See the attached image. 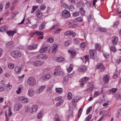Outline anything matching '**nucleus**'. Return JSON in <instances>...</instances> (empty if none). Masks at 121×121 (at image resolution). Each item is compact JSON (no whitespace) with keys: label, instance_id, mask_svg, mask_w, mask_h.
I'll list each match as a JSON object with an SVG mask.
<instances>
[{"label":"nucleus","instance_id":"nucleus-45","mask_svg":"<svg viewBox=\"0 0 121 121\" xmlns=\"http://www.w3.org/2000/svg\"><path fill=\"white\" fill-rule=\"evenodd\" d=\"M55 121H60L59 117L57 114L55 115Z\"/></svg>","mask_w":121,"mask_h":121},{"label":"nucleus","instance_id":"nucleus-52","mask_svg":"<svg viewBox=\"0 0 121 121\" xmlns=\"http://www.w3.org/2000/svg\"><path fill=\"white\" fill-rule=\"evenodd\" d=\"M92 108V106H90L87 108L86 112V113L87 114H88L90 112Z\"/></svg>","mask_w":121,"mask_h":121},{"label":"nucleus","instance_id":"nucleus-31","mask_svg":"<svg viewBox=\"0 0 121 121\" xmlns=\"http://www.w3.org/2000/svg\"><path fill=\"white\" fill-rule=\"evenodd\" d=\"M76 20L77 22H82L83 21V18L81 17H79L77 18H75L74 20Z\"/></svg>","mask_w":121,"mask_h":121},{"label":"nucleus","instance_id":"nucleus-56","mask_svg":"<svg viewBox=\"0 0 121 121\" xmlns=\"http://www.w3.org/2000/svg\"><path fill=\"white\" fill-rule=\"evenodd\" d=\"M63 100L61 99L59 101H58L57 102L56 104V105L57 106H59L63 102Z\"/></svg>","mask_w":121,"mask_h":121},{"label":"nucleus","instance_id":"nucleus-8","mask_svg":"<svg viewBox=\"0 0 121 121\" xmlns=\"http://www.w3.org/2000/svg\"><path fill=\"white\" fill-rule=\"evenodd\" d=\"M17 32V31L16 30H13V31L8 30L6 31L7 34L9 36H13L14 34L16 33Z\"/></svg>","mask_w":121,"mask_h":121},{"label":"nucleus","instance_id":"nucleus-44","mask_svg":"<svg viewBox=\"0 0 121 121\" xmlns=\"http://www.w3.org/2000/svg\"><path fill=\"white\" fill-rule=\"evenodd\" d=\"M39 32L38 31H36L33 32L31 33L30 35L31 36H33L34 35H36L37 34H39Z\"/></svg>","mask_w":121,"mask_h":121},{"label":"nucleus","instance_id":"nucleus-64","mask_svg":"<svg viewBox=\"0 0 121 121\" xmlns=\"http://www.w3.org/2000/svg\"><path fill=\"white\" fill-rule=\"evenodd\" d=\"M10 6V3L8 2L7 3L6 5L5 8L6 9H7Z\"/></svg>","mask_w":121,"mask_h":121},{"label":"nucleus","instance_id":"nucleus-25","mask_svg":"<svg viewBox=\"0 0 121 121\" xmlns=\"http://www.w3.org/2000/svg\"><path fill=\"white\" fill-rule=\"evenodd\" d=\"M56 60V61L58 62H62L65 60V59L62 57H57Z\"/></svg>","mask_w":121,"mask_h":121},{"label":"nucleus","instance_id":"nucleus-23","mask_svg":"<svg viewBox=\"0 0 121 121\" xmlns=\"http://www.w3.org/2000/svg\"><path fill=\"white\" fill-rule=\"evenodd\" d=\"M48 47H41L40 50V52L41 53H43L46 51L47 50Z\"/></svg>","mask_w":121,"mask_h":121},{"label":"nucleus","instance_id":"nucleus-27","mask_svg":"<svg viewBox=\"0 0 121 121\" xmlns=\"http://www.w3.org/2000/svg\"><path fill=\"white\" fill-rule=\"evenodd\" d=\"M60 73V71L58 68H56L55 69V70L54 74L55 75H58Z\"/></svg>","mask_w":121,"mask_h":121},{"label":"nucleus","instance_id":"nucleus-3","mask_svg":"<svg viewBox=\"0 0 121 121\" xmlns=\"http://www.w3.org/2000/svg\"><path fill=\"white\" fill-rule=\"evenodd\" d=\"M62 16L66 18L69 17L70 16L69 12L66 10H64L62 13Z\"/></svg>","mask_w":121,"mask_h":121},{"label":"nucleus","instance_id":"nucleus-47","mask_svg":"<svg viewBox=\"0 0 121 121\" xmlns=\"http://www.w3.org/2000/svg\"><path fill=\"white\" fill-rule=\"evenodd\" d=\"M117 90V89L115 88H112L110 90V92L112 93H114L116 92Z\"/></svg>","mask_w":121,"mask_h":121},{"label":"nucleus","instance_id":"nucleus-22","mask_svg":"<svg viewBox=\"0 0 121 121\" xmlns=\"http://www.w3.org/2000/svg\"><path fill=\"white\" fill-rule=\"evenodd\" d=\"M95 51L93 50H91L89 51L90 57V58L94 59V58Z\"/></svg>","mask_w":121,"mask_h":121},{"label":"nucleus","instance_id":"nucleus-17","mask_svg":"<svg viewBox=\"0 0 121 121\" xmlns=\"http://www.w3.org/2000/svg\"><path fill=\"white\" fill-rule=\"evenodd\" d=\"M103 80L104 82L105 83H107L109 80V78L107 74L104 76Z\"/></svg>","mask_w":121,"mask_h":121},{"label":"nucleus","instance_id":"nucleus-6","mask_svg":"<svg viewBox=\"0 0 121 121\" xmlns=\"http://www.w3.org/2000/svg\"><path fill=\"white\" fill-rule=\"evenodd\" d=\"M65 36L69 35L70 36L72 35V37H74L75 36L76 34L75 33L70 31H66L65 33Z\"/></svg>","mask_w":121,"mask_h":121},{"label":"nucleus","instance_id":"nucleus-46","mask_svg":"<svg viewBox=\"0 0 121 121\" xmlns=\"http://www.w3.org/2000/svg\"><path fill=\"white\" fill-rule=\"evenodd\" d=\"M38 7L37 6H35L33 7L31 11V13H33L35 10L37 9Z\"/></svg>","mask_w":121,"mask_h":121},{"label":"nucleus","instance_id":"nucleus-2","mask_svg":"<svg viewBox=\"0 0 121 121\" xmlns=\"http://www.w3.org/2000/svg\"><path fill=\"white\" fill-rule=\"evenodd\" d=\"M11 56L14 58L17 59L20 57L22 55L21 52L17 50L12 51L11 53Z\"/></svg>","mask_w":121,"mask_h":121},{"label":"nucleus","instance_id":"nucleus-39","mask_svg":"<svg viewBox=\"0 0 121 121\" xmlns=\"http://www.w3.org/2000/svg\"><path fill=\"white\" fill-rule=\"evenodd\" d=\"M110 49L114 52H115L116 50L115 46L114 45L112 46L111 47Z\"/></svg>","mask_w":121,"mask_h":121},{"label":"nucleus","instance_id":"nucleus-42","mask_svg":"<svg viewBox=\"0 0 121 121\" xmlns=\"http://www.w3.org/2000/svg\"><path fill=\"white\" fill-rule=\"evenodd\" d=\"M59 26L57 25H56L52 26V27L50 28V30H52L53 29H57L58 27Z\"/></svg>","mask_w":121,"mask_h":121},{"label":"nucleus","instance_id":"nucleus-35","mask_svg":"<svg viewBox=\"0 0 121 121\" xmlns=\"http://www.w3.org/2000/svg\"><path fill=\"white\" fill-rule=\"evenodd\" d=\"M14 65L13 64L9 63L8 65V67L10 69H13L14 67Z\"/></svg>","mask_w":121,"mask_h":121},{"label":"nucleus","instance_id":"nucleus-54","mask_svg":"<svg viewBox=\"0 0 121 121\" xmlns=\"http://www.w3.org/2000/svg\"><path fill=\"white\" fill-rule=\"evenodd\" d=\"M79 100V99H76L75 98H74L72 100V101L73 103H74L75 102H77Z\"/></svg>","mask_w":121,"mask_h":121},{"label":"nucleus","instance_id":"nucleus-38","mask_svg":"<svg viewBox=\"0 0 121 121\" xmlns=\"http://www.w3.org/2000/svg\"><path fill=\"white\" fill-rule=\"evenodd\" d=\"M69 78L68 77L65 76L63 77V82H67Z\"/></svg>","mask_w":121,"mask_h":121},{"label":"nucleus","instance_id":"nucleus-55","mask_svg":"<svg viewBox=\"0 0 121 121\" xmlns=\"http://www.w3.org/2000/svg\"><path fill=\"white\" fill-rule=\"evenodd\" d=\"M79 13L78 12H76L73 13V15L74 17H77L79 15Z\"/></svg>","mask_w":121,"mask_h":121},{"label":"nucleus","instance_id":"nucleus-10","mask_svg":"<svg viewBox=\"0 0 121 121\" xmlns=\"http://www.w3.org/2000/svg\"><path fill=\"white\" fill-rule=\"evenodd\" d=\"M57 46L55 44L53 45L52 48V51L53 53L54 54H55L57 51Z\"/></svg>","mask_w":121,"mask_h":121},{"label":"nucleus","instance_id":"nucleus-33","mask_svg":"<svg viewBox=\"0 0 121 121\" xmlns=\"http://www.w3.org/2000/svg\"><path fill=\"white\" fill-rule=\"evenodd\" d=\"M77 5L78 7H83L84 6V3L82 1H80L77 3Z\"/></svg>","mask_w":121,"mask_h":121},{"label":"nucleus","instance_id":"nucleus-30","mask_svg":"<svg viewBox=\"0 0 121 121\" xmlns=\"http://www.w3.org/2000/svg\"><path fill=\"white\" fill-rule=\"evenodd\" d=\"M68 52H69L70 53V55L71 56L73 57H74L75 56L76 53V52L74 51H68Z\"/></svg>","mask_w":121,"mask_h":121},{"label":"nucleus","instance_id":"nucleus-40","mask_svg":"<svg viewBox=\"0 0 121 121\" xmlns=\"http://www.w3.org/2000/svg\"><path fill=\"white\" fill-rule=\"evenodd\" d=\"M82 108H80L79 109V111H78V118H79L80 116H81V115L82 113Z\"/></svg>","mask_w":121,"mask_h":121},{"label":"nucleus","instance_id":"nucleus-28","mask_svg":"<svg viewBox=\"0 0 121 121\" xmlns=\"http://www.w3.org/2000/svg\"><path fill=\"white\" fill-rule=\"evenodd\" d=\"M80 13L81 15L82 16H84L85 13L84 9L82 8H80Z\"/></svg>","mask_w":121,"mask_h":121},{"label":"nucleus","instance_id":"nucleus-58","mask_svg":"<svg viewBox=\"0 0 121 121\" xmlns=\"http://www.w3.org/2000/svg\"><path fill=\"white\" fill-rule=\"evenodd\" d=\"M46 6L45 5H42L40 7V9L41 10H43L45 8Z\"/></svg>","mask_w":121,"mask_h":121},{"label":"nucleus","instance_id":"nucleus-5","mask_svg":"<svg viewBox=\"0 0 121 121\" xmlns=\"http://www.w3.org/2000/svg\"><path fill=\"white\" fill-rule=\"evenodd\" d=\"M22 107V104H21L17 103L15 105L14 109L16 111H18L21 109Z\"/></svg>","mask_w":121,"mask_h":121},{"label":"nucleus","instance_id":"nucleus-37","mask_svg":"<svg viewBox=\"0 0 121 121\" xmlns=\"http://www.w3.org/2000/svg\"><path fill=\"white\" fill-rule=\"evenodd\" d=\"M94 87V86L93 85H92V86L91 87L87 89V91L88 92H90L92 91L93 90Z\"/></svg>","mask_w":121,"mask_h":121},{"label":"nucleus","instance_id":"nucleus-13","mask_svg":"<svg viewBox=\"0 0 121 121\" xmlns=\"http://www.w3.org/2000/svg\"><path fill=\"white\" fill-rule=\"evenodd\" d=\"M86 67L85 66H81L78 69V71L80 72L86 71Z\"/></svg>","mask_w":121,"mask_h":121},{"label":"nucleus","instance_id":"nucleus-63","mask_svg":"<svg viewBox=\"0 0 121 121\" xmlns=\"http://www.w3.org/2000/svg\"><path fill=\"white\" fill-rule=\"evenodd\" d=\"M47 91L49 93H51L52 91V88L51 87H48L47 89Z\"/></svg>","mask_w":121,"mask_h":121},{"label":"nucleus","instance_id":"nucleus-41","mask_svg":"<svg viewBox=\"0 0 121 121\" xmlns=\"http://www.w3.org/2000/svg\"><path fill=\"white\" fill-rule=\"evenodd\" d=\"M92 115H89V116L85 119V121H89L91 119Z\"/></svg>","mask_w":121,"mask_h":121},{"label":"nucleus","instance_id":"nucleus-48","mask_svg":"<svg viewBox=\"0 0 121 121\" xmlns=\"http://www.w3.org/2000/svg\"><path fill=\"white\" fill-rule=\"evenodd\" d=\"M43 113V112L41 111L40 112L38 115L37 116V119H40L41 117L42 114Z\"/></svg>","mask_w":121,"mask_h":121},{"label":"nucleus","instance_id":"nucleus-7","mask_svg":"<svg viewBox=\"0 0 121 121\" xmlns=\"http://www.w3.org/2000/svg\"><path fill=\"white\" fill-rule=\"evenodd\" d=\"M37 58L40 59H43L45 60L47 58V55L44 54H40L37 56Z\"/></svg>","mask_w":121,"mask_h":121},{"label":"nucleus","instance_id":"nucleus-16","mask_svg":"<svg viewBox=\"0 0 121 121\" xmlns=\"http://www.w3.org/2000/svg\"><path fill=\"white\" fill-rule=\"evenodd\" d=\"M112 43L114 44H116L118 42V38L116 36H113L112 38Z\"/></svg>","mask_w":121,"mask_h":121},{"label":"nucleus","instance_id":"nucleus-53","mask_svg":"<svg viewBox=\"0 0 121 121\" xmlns=\"http://www.w3.org/2000/svg\"><path fill=\"white\" fill-rule=\"evenodd\" d=\"M39 34L40 35H41L42 36H41L39 37L38 38V39H42L44 37V36L43 35V32H41Z\"/></svg>","mask_w":121,"mask_h":121},{"label":"nucleus","instance_id":"nucleus-36","mask_svg":"<svg viewBox=\"0 0 121 121\" xmlns=\"http://www.w3.org/2000/svg\"><path fill=\"white\" fill-rule=\"evenodd\" d=\"M89 79V78H88L85 77L82 78L80 81L82 82H86Z\"/></svg>","mask_w":121,"mask_h":121},{"label":"nucleus","instance_id":"nucleus-43","mask_svg":"<svg viewBox=\"0 0 121 121\" xmlns=\"http://www.w3.org/2000/svg\"><path fill=\"white\" fill-rule=\"evenodd\" d=\"M72 94L71 92H70L68 93V100L71 99L72 98Z\"/></svg>","mask_w":121,"mask_h":121},{"label":"nucleus","instance_id":"nucleus-51","mask_svg":"<svg viewBox=\"0 0 121 121\" xmlns=\"http://www.w3.org/2000/svg\"><path fill=\"white\" fill-rule=\"evenodd\" d=\"M71 11H73L74 10V8L73 6H69L68 9Z\"/></svg>","mask_w":121,"mask_h":121},{"label":"nucleus","instance_id":"nucleus-21","mask_svg":"<svg viewBox=\"0 0 121 121\" xmlns=\"http://www.w3.org/2000/svg\"><path fill=\"white\" fill-rule=\"evenodd\" d=\"M46 86L45 85L43 86L40 87L39 89L38 90L36 91V93L39 94L45 88Z\"/></svg>","mask_w":121,"mask_h":121},{"label":"nucleus","instance_id":"nucleus-9","mask_svg":"<svg viewBox=\"0 0 121 121\" xmlns=\"http://www.w3.org/2000/svg\"><path fill=\"white\" fill-rule=\"evenodd\" d=\"M20 101L24 103H26L29 101V100L27 98H25L23 96L20 97L19 98Z\"/></svg>","mask_w":121,"mask_h":121},{"label":"nucleus","instance_id":"nucleus-19","mask_svg":"<svg viewBox=\"0 0 121 121\" xmlns=\"http://www.w3.org/2000/svg\"><path fill=\"white\" fill-rule=\"evenodd\" d=\"M37 45L34 44L33 45H30L28 47V49L29 50H33L36 49L37 47Z\"/></svg>","mask_w":121,"mask_h":121},{"label":"nucleus","instance_id":"nucleus-62","mask_svg":"<svg viewBox=\"0 0 121 121\" xmlns=\"http://www.w3.org/2000/svg\"><path fill=\"white\" fill-rule=\"evenodd\" d=\"M63 7L65 8L66 9H68V7L69 6H68L65 3H63Z\"/></svg>","mask_w":121,"mask_h":121},{"label":"nucleus","instance_id":"nucleus-11","mask_svg":"<svg viewBox=\"0 0 121 121\" xmlns=\"http://www.w3.org/2000/svg\"><path fill=\"white\" fill-rule=\"evenodd\" d=\"M35 94V92L33 89L30 88L28 90V94L30 96H32Z\"/></svg>","mask_w":121,"mask_h":121},{"label":"nucleus","instance_id":"nucleus-34","mask_svg":"<svg viewBox=\"0 0 121 121\" xmlns=\"http://www.w3.org/2000/svg\"><path fill=\"white\" fill-rule=\"evenodd\" d=\"M56 92L58 93H60L62 92L63 89L62 88H56Z\"/></svg>","mask_w":121,"mask_h":121},{"label":"nucleus","instance_id":"nucleus-1","mask_svg":"<svg viewBox=\"0 0 121 121\" xmlns=\"http://www.w3.org/2000/svg\"><path fill=\"white\" fill-rule=\"evenodd\" d=\"M36 80L35 78L32 77L28 78L27 80V84L31 86H34L36 84Z\"/></svg>","mask_w":121,"mask_h":121},{"label":"nucleus","instance_id":"nucleus-24","mask_svg":"<svg viewBox=\"0 0 121 121\" xmlns=\"http://www.w3.org/2000/svg\"><path fill=\"white\" fill-rule=\"evenodd\" d=\"M8 27L6 26H3L0 28V31L1 32H3L5 31L7 29Z\"/></svg>","mask_w":121,"mask_h":121},{"label":"nucleus","instance_id":"nucleus-61","mask_svg":"<svg viewBox=\"0 0 121 121\" xmlns=\"http://www.w3.org/2000/svg\"><path fill=\"white\" fill-rule=\"evenodd\" d=\"M40 79L42 81L47 80L46 77L45 75H44L42 77L40 78Z\"/></svg>","mask_w":121,"mask_h":121},{"label":"nucleus","instance_id":"nucleus-18","mask_svg":"<svg viewBox=\"0 0 121 121\" xmlns=\"http://www.w3.org/2000/svg\"><path fill=\"white\" fill-rule=\"evenodd\" d=\"M22 69V68L19 67L18 66H16L15 68V71L17 74L20 73Z\"/></svg>","mask_w":121,"mask_h":121},{"label":"nucleus","instance_id":"nucleus-57","mask_svg":"<svg viewBox=\"0 0 121 121\" xmlns=\"http://www.w3.org/2000/svg\"><path fill=\"white\" fill-rule=\"evenodd\" d=\"M85 63H86V62L88 61L89 59V56L88 55L85 56Z\"/></svg>","mask_w":121,"mask_h":121},{"label":"nucleus","instance_id":"nucleus-12","mask_svg":"<svg viewBox=\"0 0 121 121\" xmlns=\"http://www.w3.org/2000/svg\"><path fill=\"white\" fill-rule=\"evenodd\" d=\"M43 64V62L40 61H36L33 63L34 66H39Z\"/></svg>","mask_w":121,"mask_h":121},{"label":"nucleus","instance_id":"nucleus-14","mask_svg":"<svg viewBox=\"0 0 121 121\" xmlns=\"http://www.w3.org/2000/svg\"><path fill=\"white\" fill-rule=\"evenodd\" d=\"M38 107L36 105H34L32 106L31 108V110H30V112L32 113L33 112L36 111Z\"/></svg>","mask_w":121,"mask_h":121},{"label":"nucleus","instance_id":"nucleus-60","mask_svg":"<svg viewBox=\"0 0 121 121\" xmlns=\"http://www.w3.org/2000/svg\"><path fill=\"white\" fill-rule=\"evenodd\" d=\"M69 2L71 3V4L73 5L75 4V0H68Z\"/></svg>","mask_w":121,"mask_h":121},{"label":"nucleus","instance_id":"nucleus-15","mask_svg":"<svg viewBox=\"0 0 121 121\" xmlns=\"http://www.w3.org/2000/svg\"><path fill=\"white\" fill-rule=\"evenodd\" d=\"M46 23V22L45 21H44L42 22V23L40 24L39 26V29L41 30L44 29L45 25Z\"/></svg>","mask_w":121,"mask_h":121},{"label":"nucleus","instance_id":"nucleus-59","mask_svg":"<svg viewBox=\"0 0 121 121\" xmlns=\"http://www.w3.org/2000/svg\"><path fill=\"white\" fill-rule=\"evenodd\" d=\"M21 88L20 87H19L18 90L16 91V93L17 94H20L21 91Z\"/></svg>","mask_w":121,"mask_h":121},{"label":"nucleus","instance_id":"nucleus-20","mask_svg":"<svg viewBox=\"0 0 121 121\" xmlns=\"http://www.w3.org/2000/svg\"><path fill=\"white\" fill-rule=\"evenodd\" d=\"M36 14L38 17L40 18L43 16L42 13L39 10H37L36 12Z\"/></svg>","mask_w":121,"mask_h":121},{"label":"nucleus","instance_id":"nucleus-50","mask_svg":"<svg viewBox=\"0 0 121 121\" xmlns=\"http://www.w3.org/2000/svg\"><path fill=\"white\" fill-rule=\"evenodd\" d=\"M104 57L106 58H108L110 56L109 54L107 53H103Z\"/></svg>","mask_w":121,"mask_h":121},{"label":"nucleus","instance_id":"nucleus-32","mask_svg":"<svg viewBox=\"0 0 121 121\" xmlns=\"http://www.w3.org/2000/svg\"><path fill=\"white\" fill-rule=\"evenodd\" d=\"M73 67L72 65H70L69 67L67 69V71L69 73H70L73 70Z\"/></svg>","mask_w":121,"mask_h":121},{"label":"nucleus","instance_id":"nucleus-49","mask_svg":"<svg viewBox=\"0 0 121 121\" xmlns=\"http://www.w3.org/2000/svg\"><path fill=\"white\" fill-rule=\"evenodd\" d=\"M47 41L48 42L52 43L54 42V39L53 38H50L47 39Z\"/></svg>","mask_w":121,"mask_h":121},{"label":"nucleus","instance_id":"nucleus-29","mask_svg":"<svg viewBox=\"0 0 121 121\" xmlns=\"http://www.w3.org/2000/svg\"><path fill=\"white\" fill-rule=\"evenodd\" d=\"M97 29L99 31L103 32H105L106 31V30L105 29L101 27H98Z\"/></svg>","mask_w":121,"mask_h":121},{"label":"nucleus","instance_id":"nucleus-26","mask_svg":"<svg viewBox=\"0 0 121 121\" xmlns=\"http://www.w3.org/2000/svg\"><path fill=\"white\" fill-rule=\"evenodd\" d=\"M95 47L96 50L99 51L100 50L101 46L100 44L98 43H96L95 44Z\"/></svg>","mask_w":121,"mask_h":121},{"label":"nucleus","instance_id":"nucleus-4","mask_svg":"<svg viewBox=\"0 0 121 121\" xmlns=\"http://www.w3.org/2000/svg\"><path fill=\"white\" fill-rule=\"evenodd\" d=\"M96 68L99 69L100 72L104 71L105 69V68L103 65L101 63L98 64L96 65Z\"/></svg>","mask_w":121,"mask_h":121}]
</instances>
